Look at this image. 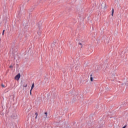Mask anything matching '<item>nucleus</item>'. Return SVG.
Here are the masks:
<instances>
[{"label": "nucleus", "instance_id": "nucleus-1", "mask_svg": "<svg viewBox=\"0 0 128 128\" xmlns=\"http://www.w3.org/2000/svg\"><path fill=\"white\" fill-rule=\"evenodd\" d=\"M20 78V74H18L16 76H15V80H18Z\"/></svg>", "mask_w": 128, "mask_h": 128}, {"label": "nucleus", "instance_id": "nucleus-14", "mask_svg": "<svg viewBox=\"0 0 128 128\" xmlns=\"http://www.w3.org/2000/svg\"><path fill=\"white\" fill-rule=\"evenodd\" d=\"M80 44V45H82V43H80V44Z\"/></svg>", "mask_w": 128, "mask_h": 128}, {"label": "nucleus", "instance_id": "nucleus-12", "mask_svg": "<svg viewBox=\"0 0 128 128\" xmlns=\"http://www.w3.org/2000/svg\"><path fill=\"white\" fill-rule=\"evenodd\" d=\"M35 118H36V119H37V118H38V116H36L35 117Z\"/></svg>", "mask_w": 128, "mask_h": 128}, {"label": "nucleus", "instance_id": "nucleus-9", "mask_svg": "<svg viewBox=\"0 0 128 128\" xmlns=\"http://www.w3.org/2000/svg\"><path fill=\"white\" fill-rule=\"evenodd\" d=\"M10 68H12V66H10Z\"/></svg>", "mask_w": 128, "mask_h": 128}, {"label": "nucleus", "instance_id": "nucleus-7", "mask_svg": "<svg viewBox=\"0 0 128 128\" xmlns=\"http://www.w3.org/2000/svg\"><path fill=\"white\" fill-rule=\"evenodd\" d=\"M2 34V36H4V30H3Z\"/></svg>", "mask_w": 128, "mask_h": 128}, {"label": "nucleus", "instance_id": "nucleus-5", "mask_svg": "<svg viewBox=\"0 0 128 128\" xmlns=\"http://www.w3.org/2000/svg\"><path fill=\"white\" fill-rule=\"evenodd\" d=\"M112 16H114V8L112 9Z\"/></svg>", "mask_w": 128, "mask_h": 128}, {"label": "nucleus", "instance_id": "nucleus-8", "mask_svg": "<svg viewBox=\"0 0 128 128\" xmlns=\"http://www.w3.org/2000/svg\"><path fill=\"white\" fill-rule=\"evenodd\" d=\"M35 116H38V112H36V113H35Z\"/></svg>", "mask_w": 128, "mask_h": 128}, {"label": "nucleus", "instance_id": "nucleus-11", "mask_svg": "<svg viewBox=\"0 0 128 128\" xmlns=\"http://www.w3.org/2000/svg\"><path fill=\"white\" fill-rule=\"evenodd\" d=\"M126 126H124L122 128H126Z\"/></svg>", "mask_w": 128, "mask_h": 128}, {"label": "nucleus", "instance_id": "nucleus-6", "mask_svg": "<svg viewBox=\"0 0 128 128\" xmlns=\"http://www.w3.org/2000/svg\"><path fill=\"white\" fill-rule=\"evenodd\" d=\"M44 114H46V118H48V112H45Z\"/></svg>", "mask_w": 128, "mask_h": 128}, {"label": "nucleus", "instance_id": "nucleus-2", "mask_svg": "<svg viewBox=\"0 0 128 128\" xmlns=\"http://www.w3.org/2000/svg\"><path fill=\"white\" fill-rule=\"evenodd\" d=\"M34 88V84L33 83L32 84V87H31V90H30V92H32V89Z\"/></svg>", "mask_w": 128, "mask_h": 128}, {"label": "nucleus", "instance_id": "nucleus-4", "mask_svg": "<svg viewBox=\"0 0 128 128\" xmlns=\"http://www.w3.org/2000/svg\"><path fill=\"white\" fill-rule=\"evenodd\" d=\"M92 75H90V82H92V80H93V78H92Z\"/></svg>", "mask_w": 128, "mask_h": 128}, {"label": "nucleus", "instance_id": "nucleus-3", "mask_svg": "<svg viewBox=\"0 0 128 128\" xmlns=\"http://www.w3.org/2000/svg\"><path fill=\"white\" fill-rule=\"evenodd\" d=\"M23 86L24 88H26V86H28V84H26V82H24Z\"/></svg>", "mask_w": 128, "mask_h": 128}, {"label": "nucleus", "instance_id": "nucleus-13", "mask_svg": "<svg viewBox=\"0 0 128 128\" xmlns=\"http://www.w3.org/2000/svg\"><path fill=\"white\" fill-rule=\"evenodd\" d=\"M30 94H32V91L30 90Z\"/></svg>", "mask_w": 128, "mask_h": 128}, {"label": "nucleus", "instance_id": "nucleus-10", "mask_svg": "<svg viewBox=\"0 0 128 128\" xmlns=\"http://www.w3.org/2000/svg\"><path fill=\"white\" fill-rule=\"evenodd\" d=\"M2 88H4V85L2 84Z\"/></svg>", "mask_w": 128, "mask_h": 128}]
</instances>
